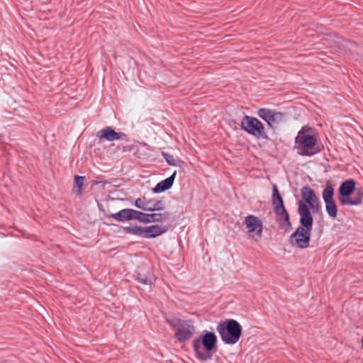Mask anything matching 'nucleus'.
I'll use <instances>...</instances> for the list:
<instances>
[{"label": "nucleus", "mask_w": 363, "mask_h": 363, "mask_svg": "<svg viewBox=\"0 0 363 363\" xmlns=\"http://www.w3.org/2000/svg\"><path fill=\"white\" fill-rule=\"evenodd\" d=\"M85 181V177L84 176H75L74 183L77 187V194L81 195L82 194V187Z\"/></svg>", "instance_id": "5701e85b"}, {"label": "nucleus", "mask_w": 363, "mask_h": 363, "mask_svg": "<svg viewBox=\"0 0 363 363\" xmlns=\"http://www.w3.org/2000/svg\"><path fill=\"white\" fill-rule=\"evenodd\" d=\"M334 188L331 185L326 186L322 193L324 202L334 201Z\"/></svg>", "instance_id": "412c9836"}, {"label": "nucleus", "mask_w": 363, "mask_h": 363, "mask_svg": "<svg viewBox=\"0 0 363 363\" xmlns=\"http://www.w3.org/2000/svg\"><path fill=\"white\" fill-rule=\"evenodd\" d=\"M216 330L225 344L235 345L242 335V326L234 319H226L217 325Z\"/></svg>", "instance_id": "20e7f679"}, {"label": "nucleus", "mask_w": 363, "mask_h": 363, "mask_svg": "<svg viewBox=\"0 0 363 363\" xmlns=\"http://www.w3.org/2000/svg\"><path fill=\"white\" fill-rule=\"evenodd\" d=\"M176 174L177 172L174 171L170 177L157 183V185L152 189L153 192L156 194H160L165 191L166 190L169 189L174 184Z\"/></svg>", "instance_id": "dca6fc26"}, {"label": "nucleus", "mask_w": 363, "mask_h": 363, "mask_svg": "<svg viewBox=\"0 0 363 363\" xmlns=\"http://www.w3.org/2000/svg\"><path fill=\"white\" fill-rule=\"evenodd\" d=\"M257 115L266 121L268 126L273 130H275L278 125L283 123L285 120L284 113L266 108H259L257 111Z\"/></svg>", "instance_id": "1a4fd4ad"}, {"label": "nucleus", "mask_w": 363, "mask_h": 363, "mask_svg": "<svg viewBox=\"0 0 363 363\" xmlns=\"http://www.w3.org/2000/svg\"><path fill=\"white\" fill-rule=\"evenodd\" d=\"M298 213L300 216L301 226L291 235L290 243L293 246L303 249L309 246L313 218L308 207L302 201L298 202Z\"/></svg>", "instance_id": "f257e3e1"}, {"label": "nucleus", "mask_w": 363, "mask_h": 363, "mask_svg": "<svg viewBox=\"0 0 363 363\" xmlns=\"http://www.w3.org/2000/svg\"><path fill=\"white\" fill-rule=\"evenodd\" d=\"M175 329V338L179 342L189 340L195 333V328L190 320L178 319L176 323L170 324Z\"/></svg>", "instance_id": "6e6552de"}, {"label": "nucleus", "mask_w": 363, "mask_h": 363, "mask_svg": "<svg viewBox=\"0 0 363 363\" xmlns=\"http://www.w3.org/2000/svg\"><path fill=\"white\" fill-rule=\"evenodd\" d=\"M217 337L213 333L206 331L201 340L193 341V348L196 353V357L201 361H206L212 358L211 351L216 347Z\"/></svg>", "instance_id": "7ed1b4c3"}, {"label": "nucleus", "mask_w": 363, "mask_h": 363, "mask_svg": "<svg viewBox=\"0 0 363 363\" xmlns=\"http://www.w3.org/2000/svg\"><path fill=\"white\" fill-rule=\"evenodd\" d=\"M147 208H150V209H147V211H162L164 208V203L162 200H154V199H150L147 200Z\"/></svg>", "instance_id": "a211bd4d"}, {"label": "nucleus", "mask_w": 363, "mask_h": 363, "mask_svg": "<svg viewBox=\"0 0 363 363\" xmlns=\"http://www.w3.org/2000/svg\"><path fill=\"white\" fill-rule=\"evenodd\" d=\"M362 348H363V336H362Z\"/></svg>", "instance_id": "393cba45"}, {"label": "nucleus", "mask_w": 363, "mask_h": 363, "mask_svg": "<svg viewBox=\"0 0 363 363\" xmlns=\"http://www.w3.org/2000/svg\"><path fill=\"white\" fill-rule=\"evenodd\" d=\"M309 128L303 127L295 138L294 148L301 156L311 157L320 152L317 145V138L308 133Z\"/></svg>", "instance_id": "f03ea898"}, {"label": "nucleus", "mask_w": 363, "mask_h": 363, "mask_svg": "<svg viewBox=\"0 0 363 363\" xmlns=\"http://www.w3.org/2000/svg\"><path fill=\"white\" fill-rule=\"evenodd\" d=\"M241 128L257 139L269 140L264 125L257 118L245 116L241 121Z\"/></svg>", "instance_id": "0eeeda50"}, {"label": "nucleus", "mask_w": 363, "mask_h": 363, "mask_svg": "<svg viewBox=\"0 0 363 363\" xmlns=\"http://www.w3.org/2000/svg\"><path fill=\"white\" fill-rule=\"evenodd\" d=\"M245 223L250 236L257 235L259 238H261L262 233V223L257 217L253 215H249L245 218Z\"/></svg>", "instance_id": "ddd939ff"}, {"label": "nucleus", "mask_w": 363, "mask_h": 363, "mask_svg": "<svg viewBox=\"0 0 363 363\" xmlns=\"http://www.w3.org/2000/svg\"><path fill=\"white\" fill-rule=\"evenodd\" d=\"M301 193L304 200V201L302 202L306 204L309 210H311L313 213H319L320 206L315 191L311 187L305 186L301 189Z\"/></svg>", "instance_id": "9d476101"}, {"label": "nucleus", "mask_w": 363, "mask_h": 363, "mask_svg": "<svg viewBox=\"0 0 363 363\" xmlns=\"http://www.w3.org/2000/svg\"><path fill=\"white\" fill-rule=\"evenodd\" d=\"M162 155L166 160L167 163L171 166L182 167L184 163L178 158H175L172 155H170L167 152H162Z\"/></svg>", "instance_id": "6ab92c4d"}, {"label": "nucleus", "mask_w": 363, "mask_h": 363, "mask_svg": "<svg viewBox=\"0 0 363 363\" xmlns=\"http://www.w3.org/2000/svg\"><path fill=\"white\" fill-rule=\"evenodd\" d=\"M167 230L163 225H154L150 226L130 225L123 228L125 233L136 235L143 238H155Z\"/></svg>", "instance_id": "423d86ee"}, {"label": "nucleus", "mask_w": 363, "mask_h": 363, "mask_svg": "<svg viewBox=\"0 0 363 363\" xmlns=\"http://www.w3.org/2000/svg\"><path fill=\"white\" fill-rule=\"evenodd\" d=\"M169 218V213L167 212L163 213H145L139 211H137L136 212V220L143 223L162 222L168 220Z\"/></svg>", "instance_id": "f8f14e48"}, {"label": "nucleus", "mask_w": 363, "mask_h": 363, "mask_svg": "<svg viewBox=\"0 0 363 363\" xmlns=\"http://www.w3.org/2000/svg\"><path fill=\"white\" fill-rule=\"evenodd\" d=\"M96 137L100 142L102 141H114L116 140H127V135L123 132H116L111 126H106L96 133Z\"/></svg>", "instance_id": "9b49d317"}, {"label": "nucleus", "mask_w": 363, "mask_h": 363, "mask_svg": "<svg viewBox=\"0 0 363 363\" xmlns=\"http://www.w3.org/2000/svg\"><path fill=\"white\" fill-rule=\"evenodd\" d=\"M137 210L133 208H124L116 213L111 214L107 216L108 218H113L121 223L136 220Z\"/></svg>", "instance_id": "4468645a"}, {"label": "nucleus", "mask_w": 363, "mask_h": 363, "mask_svg": "<svg viewBox=\"0 0 363 363\" xmlns=\"http://www.w3.org/2000/svg\"><path fill=\"white\" fill-rule=\"evenodd\" d=\"M325 203V211L328 216L333 218L337 217V208L335 201H326Z\"/></svg>", "instance_id": "aec40b11"}, {"label": "nucleus", "mask_w": 363, "mask_h": 363, "mask_svg": "<svg viewBox=\"0 0 363 363\" xmlns=\"http://www.w3.org/2000/svg\"><path fill=\"white\" fill-rule=\"evenodd\" d=\"M135 206L143 210L147 211V209H150V208H147V201L145 200V199L138 198L135 201Z\"/></svg>", "instance_id": "b1692460"}, {"label": "nucleus", "mask_w": 363, "mask_h": 363, "mask_svg": "<svg viewBox=\"0 0 363 363\" xmlns=\"http://www.w3.org/2000/svg\"><path fill=\"white\" fill-rule=\"evenodd\" d=\"M355 191V182L353 179H347L343 182L338 189V200L348 199L350 196Z\"/></svg>", "instance_id": "2eb2a0df"}, {"label": "nucleus", "mask_w": 363, "mask_h": 363, "mask_svg": "<svg viewBox=\"0 0 363 363\" xmlns=\"http://www.w3.org/2000/svg\"><path fill=\"white\" fill-rule=\"evenodd\" d=\"M354 196L350 197L348 199L340 200L342 205L357 206L362 203L363 191L362 189H357L354 191Z\"/></svg>", "instance_id": "f3484780"}, {"label": "nucleus", "mask_w": 363, "mask_h": 363, "mask_svg": "<svg viewBox=\"0 0 363 363\" xmlns=\"http://www.w3.org/2000/svg\"><path fill=\"white\" fill-rule=\"evenodd\" d=\"M136 279L143 285H152L155 281L153 275L147 276L141 274L137 275Z\"/></svg>", "instance_id": "4be33fe9"}, {"label": "nucleus", "mask_w": 363, "mask_h": 363, "mask_svg": "<svg viewBox=\"0 0 363 363\" xmlns=\"http://www.w3.org/2000/svg\"><path fill=\"white\" fill-rule=\"evenodd\" d=\"M272 206L279 227L285 231L290 230L292 228V225L289 214L285 208L284 200L275 184L272 188Z\"/></svg>", "instance_id": "39448f33"}]
</instances>
